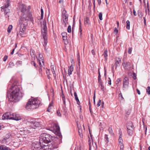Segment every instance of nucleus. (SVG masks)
<instances>
[{
    "instance_id": "32",
    "label": "nucleus",
    "mask_w": 150,
    "mask_h": 150,
    "mask_svg": "<svg viewBox=\"0 0 150 150\" xmlns=\"http://www.w3.org/2000/svg\"><path fill=\"white\" fill-rule=\"evenodd\" d=\"M79 31L80 32L79 37L80 38H81V37H82V29L81 28L80 23V25H79Z\"/></svg>"
},
{
    "instance_id": "1",
    "label": "nucleus",
    "mask_w": 150,
    "mask_h": 150,
    "mask_svg": "<svg viewBox=\"0 0 150 150\" xmlns=\"http://www.w3.org/2000/svg\"><path fill=\"white\" fill-rule=\"evenodd\" d=\"M12 90L11 93H8L7 97L12 101L16 102L19 101L23 97V94L20 91V88L15 85H13L10 88Z\"/></svg>"
},
{
    "instance_id": "57",
    "label": "nucleus",
    "mask_w": 150,
    "mask_h": 150,
    "mask_svg": "<svg viewBox=\"0 0 150 150\" xmlns=\"http://www.w3.org/2000/svg\"><path fill=\"white\" fill-rule=\"evenodd\" d=\"M133 14H134V16H137V14H136V12L135 11V10H134V9L133 10Z\"/></svg>"
},
{
    "instance_id": "23",
    "label": "nucleus",
    "mask_w": 150,
    "mask_h": 150,
    "mask_svg": "<svg viewBox=\"0 0 150 150\" xmlns=\"http://www.w3.org/2000/svg\"><path fill=\"white\" fill-rule=\"evenodd\" d=\"M74 95L75 98V99L77 102V104L79 105L80 104V102L79 101V98L77 97V93L76 92H74Z\"/></svg>"
},
{
    "instance_id": "37",
    "label": "nucleus",
    "mask_w": 150,
    "mask_h": 150,
    "mask_svg": "<svg viewBox=\"0 0 150 150\" xmlns=\"http://www.w3.org/2000/svg\"><path fill=\"white\" fill-rule=\"evenodd\" d=\"M84 23L85 24H88L90 23L89 19L88 18H86L84 20Z\"/></svg>"
},
{
    "instance_id": "59",
    "label": "nucleus",
    "mask_w": 150,
    "mask_h": 150,
    "mask_svg": "<svg viewBox=\"0 0 150 150\" xmlns=\"http://www.w3.org/2000/svg\"><path fill=\"white\" fill-rule=\"evenodd\" d=\"M136 90H137V93L139 95H140V91L138 89H137Z\"/></svg>"
},
{
    "instance_id": "2",
    "label": "nucleus",
    "mask_w": 150,
    "mask_h": 150,
    "mask_svg": "<svg viewBox=\"0 0 150 150\" xmlns=\"http://www.w3.org/2000/svg\"><path fill=\"white\" fill-rule=\"evenodd\" d=\"M40 103V102L39 100L32 98L27 103L25 108L28 110L36 109L39 107Z\"/></svg>"
},
{
    "instance_id": "54",
    "label": "nucleus",
    "mask_w": 150,
    "mask_h": 150,
    "mask_svg": "<svg viewBox=\"0 0 150 150\" xmlns=\"http://www.w3.org/2000/svg\"><path fill=\"white\" fill-rule=\"evenodd\" d=\"M95 98H96L95 95V94L94 93V96H93V101H94V104H95Z\"/></svg>"
},
{
    "instance_id": "46",
    "label": "nucleus",
    "mask_w": 150,
    "mask_h": 150,
    "mask_svg": "<svg viewBox=\"0 0 150 150\" xmlns=\"http://www.w3.org/2000/svg\"><path fill=\"white\" fill-rule=\"evenodd\" d=\"M121 81V79L120 78H118L117 79L116 81V84L118 85V84Z\"/></svg>"
},
{
    "instance_id": "51",
    "label": "nucleus",
    "mask_w": 150,
    "mask_h": 150,
    "mask_svg": "<svg viewBox=\"0 0 150 150\" xmlns=\"http://www.w3.org/2000/svg\"><path fill=\"white\" fill-rule=\"evenodd\" d=\"M114 32L116 34H117V33H118V30L116 28H115V29L114 30Z\"/></svg>"
},
{
    "instance_id": "7",
    "label": "nucleus",
    "mask_w": 150,
    "mask_h": 150,
    "mask_svg": "<svg viewBox=\"0 0 150 150\" xmlns=\"http://www.w3.org/2000/svg\"><path fill=\"white\" fill-rule=\"evenodd\" d=\"M49 128L50 130L55 132V134L59 137H61V134L60 132L59 127L57 125L52 123L50 126H49Z\"/></svg>"
},
{
    "instance_id": "14",
    "label": "nucleus",
    "mask_w": 150,
    "mask_h": 150,
    "mask_svg": "<svg viewBox=\"0 0 150 150\" xmlns=\"http://www.w3.org/2000/svg\"><path fill=\"white\" fill-rule=\"evenodd\" d=\"M12 120L18 121L22 119L21 117L18 114L12 113Z\"/></svg>"
},
{
    "instance_id": "13",
    "label": "nucleus",
    "mask_w": 150,
    "mask_h": 150,
    "mask_svg": "<svg viewBox=\"0 0 150 150\" xmlns=\"http://www.w3.org/2000/svg\"><path fill=\"white\" fill-rule=\"evenodd\" d=\"M40 143L41 148V150L42 149L44 150H50L51 148L50 147L48 144H46L43 143Z\"/></svg>"
},
{
    "instance_id": "15",
    "label": "nucleus",
    "mask_w": 150,
    "mask_h": 150,
    "mask_svg": "<svg viewBox=\"0 0 150 150\" xmlns=\"http://www.w3.org/2000/svg\"><path fill=\"white\" fill-rule=\"evenodd\" d=\"M10 0H7L5 3H4V5L2 6L1 8V11H3L4 8H8L10 5Z\"/></svg>"
},
{
    "instance_id": "48",
    "label": "nucleus",
    "mask_w": 150,
    "mask_h": 150,
    "mask_svg": "<svg viewBox=\"0 0 150 150\" xmlns=\"http://www.w3.org/2000/svg\"><path fill=\"white\" fill-rule=\"evenodd\" d=\"M101 102V100H99L98 102V103L97 105V107L99 106L100 105V103Z\"/></svg>"
},
{
    "instance_id": "5",
    "label": "nucleus",
    "mask_w": 150,
    "mask_h": 150,
    "mask_svg": "<svg viewBox=\"0 0 150 150\" xmlns=\"http://www.w3.org/2000/svg\"><path fill=\"white\" fill-rule=\"evenodd\" d=\"M51 137L49 134L43 133L42 134L39 138L40 143L46 144L50 142Z\"/></svg>"
},
{
    "instance_id": "35",
    "label": "nucleus",
    "mask_w": 150,
    "mask_h": 150,
    "mask_svg": "<svg viewBox=\"0 0 150 150\" xmlns=\"http://www.w3.org/2000/svg\"><path fill=\"white\" fill-rule=\"evenodd\" d=\"M50 70L49 69H48L46 71V74H47V76L48 78L49 79L50 77Z\"/></svg>"
},
{
    "instance_id": "43",
    "label": "nucleus",
    "mask_w": 150,
    "mask_h": 150,
    "mask_svg": "<svg viewBox=\"0 0 150 150\" xmlns=\"http://www.w3.org/2000/svg\"><path fill=\"white\" fill-rule=\"evenodd\" d=\"M41 19H42L43 17V10L42 8H41Z\"/></svg>"
},
{
    "instance_id": "34",
    "label": "nucleus",
    "mask_w": 150,
    "mask_h": 150,
    "mask_svg": "<svg viewBox=\"0 0 150 150\" xmlns=\"http://www.w3.org/2000/svg\"><path fill=\"white\" fill-rule=\"evenodd\" d=\"M138 15L139 17L140 18H142V13L141 11H138Z\"/></svg>"
},
{
    "instance_id": "29",
    "label": "nucleus",
    "mask_w": 150,
    "mask_h": 150,
    "mask_svg": "<svg viewBox=\"0 0 150 150\" xmlns=\"http://www.w3.org/2000/svg\"><path fill=\"white\" fill-rule=\"evenodd\" d=\"M13 28V26L12 25H9L7 28V32L8 33H10Z\"/></svg>"
},
{
    "instance_id": "41",
    "label": "nucleus",
    "mask_w": 150,
    "mask_h": 150,
    "mask_svg": "<svg viewBox=\"0 0 150 150\" xmlns=\"http://www.w3.org/2000/svg\"><path fill=\"white\" fill-rule=\"evenodd\" d=\"M100 86V88H101V89L103 91H104V86L102 85V83H99Z\"/></svg>"
},
{
    "instance_id": "60",
    "label": "nucleus",
    "mask_w": 150,
    "mask_h": 150,
    "mask_svg": "<svg viewBox=\"0 0 150 150\" xmlns=\"http://www.w3.org/2000/svg\"><path fill=\"white\" fill-rule=\"evenodd\" d=\"M143 18H144V25H146V20L145 19V17H144Z\"/></svg>"
},
{
    "instance_id": "3",
    "label": "nucleus",
    "mask_w": 150,
    "mask_h": 150,
    "mask_svg": "<svg viewBox=\"0 0 150 150\" xmlns=\"http://www.w3.org/2000/svg\"><path fill=\"white\" fill-rule=\"evenodd\" d=\"M30 9V6H28V8L27 9L26 8V6L25 5L23 4H21L20 7V9L21 10L22 12V15L21 18H20V23H22L23 22L22 21H26L27 20H28V18H27L28 17V16L29 15V10Z\"/></svg>"
},
{
    "instance_id": "31",
    "label": "nucleus",
    "mask_w": 150,
    "mask_h": 150,
    "mask_svg": "<svg viewBox=\"0 0 150 150\" xmlns=\"http://www.w3.org/2000/svg\"><path fill=\"white\" fill-rule=\"evenodd\" d=\"M126 23L127 24L126 28H127V29L129 30L130 29V22L129 20H127V21Z\"/></svg>"
},
{
    "instance_id": "52",
    "label": "nucleus",
    "mask_w": 150,
    "mask_h": 150,
    "mask_svg": "<svg viewBox=\"0 0 150 150\" xmlns=\"http://www.w3.org/2000/svg\"><path fill=\"white\" fill-rule=\"evenodd\" d=\"M119 143H122V140L121 137L119 138Z\"/></svg>"
},
{
    "instance_id": "62",
    "label": "nucleus",
    "mask_w": 150,
    "mask_h": 150,
    "mask_svg": "<svg viewBox=\"0 0 150 150\" xmlns=\"http://www.w3.org/2000/svg\"><path fill=\"white\" fill-rule=\"evenodd\" d=\"M98 4L99 5H100L101 3V0H98Z\"/></svg>"
},
{
    "instance_id": "17",
    "label": "nucleus",
    "mask_w": 150,
    "mask_h": 150,
    "mask_svg": "<svg viewBox=\"0 0 150 150\" xmlns=\"http://www.w3.org/2000/svg\"><path fill=\"white\" fill-rule=\"evenodd\" d=\"M62 37L64 41V43L67 44L68 42V40L67 38V34L66 32H63L62 33Z\"/></svg>"
},
{
    "instance_id": "61",
    "label": "nucleus",
    "mask_w": 150,
    "mask_h": 150,
    "mask_svg": "<svg viewBox=\"0 0 150 150\" xmlns=\"http://www.w3.org/2000/svg\"><path fill=\"white\" fill-rule=\"evenodd\" d=\"M66 11L64 10L63 12V16L64 14H66Z\"/></svg>"
},
{
    "instance_id": "20",
    "label": "nucleus",
    "mask_w": 150,
    "mask_h": 150,
    "mask_svg": "<svg viewBox=\"0 0 150 150\" xmlns=\"http://www.w3.org/2000/svg\"><path fill=\"white\" fill-rule=\"evenodd\" d=\"M127 129H134L133 125L132 123L131 122H129L127 123Z\"/></svg>"
},
{
    "instance_id": "16",
    "label": "nucleus",
    "mask_w": 150,
    "mask_h": 150,
    "mask_svg": "<svg viewBox=\"0 0 150 150\" xmlns=\"http://www.w3.org/2000/svg\"><path fill=\"white\" fill-rule=\"evenodd\" d=\"M43 57V56L41 54H39L38 57H37V59L39 61V63L40 65H41L42 64L41 62H42L43 64H44V60L43 59H42Z\"/></svg>"
},
{
    "instance_id": "45",
    "label": "nucleus",
    "mask_w": 150,
    "mask_h": 150,
    "mask_svg": "<svg viewBox=\"0 0 150 150\" xmlns=\"http://www.w3.org/2000/svg\"><path fill=\"white\" fill-rule=\"evenodd\" d=\"M9 66L8 67H11L12 66H13L14 65V63L13 62H10L9 63Z\"/></svg>"
},
{
    "instance_id": "38",
    "label": "nucleus",
    "mask_w": 150,
    "mask_h": 150,
    "mask_svg": "<svg viewBox=\"0 0 150 150\" xmlns=\"http://www.w3.org/2000/svg\"><path fill=\"white\" fill-rule=\"evenodd\" d=\"M98 17L99 19L101 21L103 20L102 14L101 13H99Z\"/></svg>"
},
{
    "instance_id": "11",
    "label": "nucleus",
    "mask_w": 150,
    "mask_h": 150,
    "mask_svg": "<svg viewBox=\"0 0 150 150\" xmlns=\"http://www.w3.org/2000/svg\"><path fill=\"white\" fill-rule=\"evenodd\" d=\"M25 30V27L23 25H21L19 31L17 33V36H20L21 37H24Z\"/></svg>"
},
{
    "instance_id": "63",
    "label": "nucleus",
    "mask_w": 150,
    "mask_h": 150,
    "mask_svg": "<svg viewBox=\"0 0 150 150\" xmlns=\"http://www.w3.org/2000/svg\"><path fill=\"white\" fill-rule=\"evenodd\" d=\"M104 71H105L104 75L105 76V75L106 74V69H105V67L104 68Z\"/></svg>"
},
{
    "instance_id": "50",
    "label": "nucleus",
    "mask_w": 150,
    "mask_h": 150,
    "mask_svg": "<svg viewBox=\"0 0 150 150\" xmlns=\"http://www.w3.org/2000/svg\"><path fill=\"white\" fill-rule=\"evenodd\" d=\"M108 79H109V80L108 81V84H110V85H111V79H110V78H108Z\"/></svg>"
},
{
    "instance_id": "12",
    "label": "nucleus",
    "mask_w": 150,
    "mask_h": 150,
    "mask_svg": "<svg viewBox=\"0 0 150 150\" xmlns=\"http://www.w3.org/2000/svg\"><path fill=\"white\" fill-rule=\"evenodd\" d=\"M12 114L10 112H7L4 114L2 116V119L3 120L6 119H11Z\"/></svg>"
},
{
    "instance_id": "27",
    "label": "nucleus",
    "mask_w": 150,
    "mask_h": 150,
    "mask_svg": "<svg viewBox=\"0 0 150 150\" xmlns=\"http://www.w3.org/2000/svg\"><path fill=\"white\" fill-rule=\"evenodd\" d=\"M108 51L107 50H105V51L103 54V55L104 56V57L105 58V59L106 60L107 59V57L108 55Z\"/></svg>"
},
{
    "instance_id": "36",
    "label": "nucleus",
    "mask_w": 150,
    "mask_h": 150,
    "mask_svg": "<svg viewBox=\"0 0 150 150\" xmlns=\"http://www.w3.org/2000/svg\"><path fill=\"white\" fill-rule=\"evenodd\" d=\"M108 131L109 132V133L112 135L113 134V131L112 129V128L111 127H109V128L108 129Z\"/></svg>"
},
{
    "instance_id": "28",
    "label": "nucleus",
    "mask_w": 150,
    "mask_h": 150,
    "mask_svg": "<svg viewBox=\"0 0 150 150\" xmlns=\"http://www.w3.org/2000/svg\"><path fill=\"white\" fill-rule=\"evenodd\" d=\"M63 16L64 21V22H67L68 21V16L67 14H64Z\"/></svg>"
},
{
    "instance_id": "40",
    "label": "nucleus",
    "mask_w": 150,
    "mask_h": 150,
    "mask_svg": "<svg viewBox=\"0 0 150 150\" xmlns=\"http://www.w3.org/2000/svg\"><path fill=\"white\" fill-rule=\"evenodd\" d=\"M57 115L59 116H61V113L60 110L59 109H58L57 112Z\"/></svg>"
},
{
    "instance_id": "42",
    "label": "nucleus",
    "mask_w": 150,
    "mask_h": 150,
    "mask_svg": "<svg viewBox=\"0 0 150 150\" xmlns=\"http://www.w3.org/2000/svg\"><path fill=\"white\" fill-rule=\"evenodd\" d=\"M67 31L68 33H71V28L70 25H69L67 28Z\"/></svg>"
},
{
    "instance_id": "55",
    "label": "nucleus",
    "mask_w": 150,
    "mask_h": 150,
    "mask_svg": "<svg viewBox=\"0 0 150 150\" xmlns=\"http://www.w3.org/2000/svg\"><path fill=\"white\" fill-rule=\"evenodd\" d=\"M119 97H121V99H123V96H122V93H120L119 94Z\"/></svg>"
},
{
    "instance_id": "58",
    "label": "nucleus",
    "mask_w": 150,
    "mask_h": 150,
    "mask_svg": "<svg viewBox=\"0 0 150 150\" xmlns=\"http://www.w3.org/2000/svg\"><path fill=\"white\" fill-rule=\"evenodd\" d=\"M31 64L33 65L35 67V62L34 61H32L31 62Z\"/></svg>"
},
{
    "instance_id": "19",
    "label": "nucleus",
    "mask_w": 150,
    "mask_h": 150,
    "mask_svg": "<svg viewBox=\"0 0 150 150\" xmlns=\"http://www.w3.org/2000/svg\"><path fill=\"white\" fill-rule=\"evenodd\" d=\"M74 67L72 64L69 67L68 69V74L69 75H71L72 74V72L73 71Z\"/></svg>"
},
{
    "instance_id": "18",
    "label": "nucleus",
    "mask_w": 150,
    "mask_h": 150,
    "mask_svg": "<svg viewBox=\"0 0 150 150\" xmlns=\"http://www.w3.org/2000/svg\"><path fill=\"white\" fill-rule=\"evenodd\" d=\"M121 58H120L116 57L115 58V64L116 66V68L117 67L120 65V64L121 62Z\"/></svg>"
},
{
    "instance_id": "30",
    "label": "nucleus",
    "mask_w": 150,
    "mask_h": 150,
    "mask_svg": "<svg viewBox=\"0 0 150 150\" xmlns=\"http://www.w3.org/2000/svg\"><path fill=\"white\" fill-rule=\"evenodd\" d=\"M104 140L105 141V142L107 143H108L109 142V138L108 137V135L105 134V135L104 136Z\"/></svg>"
},
{
    "instance_id": "6",
    "label": "nucleus",
    "mask_w": 150,
    "mask_h": 150,
    "mask_svg": "<svg viewBox=\"0 0 150 150\" xmlns=\"http://www.w3.org/2000/svg\"><path fill=\"white\" fill-rule=\"evenodd\" d=\"M40 125L39 123L35 121H31L29 125L27 127L28 129L26 131L28 133H31L34 131L33 129L38 127Z\"/></svg>"
},
{
    "instance_id": "4",
    "label": "nucleus",
    "mask_w": 150,
    "mask_h": 150,
    "mask_svg": "<svg viewBox=\"0 0 150 150\" xmlns=\"http://www.w3.org/2000/svg\"><path fill=\"white\" fill-rule=\"evenodd\" d=\"M42 36L44 39V43L43 45L44 47V49L45 51H47L45 46L47 44V31L46 26V22L45 20H44L43 23L42 25Z\"/></svg>"
},
{
    "instance_id": "39",
    "label": "nucleus",
    "mask_w": 150,
    "mask_h": 150,
    "mask_svg": "<svg viewBox=\"0 0 150 150\" xmlns=\"http://www.w3.org/2000/svg\"><path fill=\"white\" fill-rule=\"evenodd\" d=\"M146 91L147 93L149 95L150 94V87L148 86L146 89Z\"/></svg>"
},
{
    "instance_id": "10",
    "label": "nucleus",
    "mask_w": 150,
    "mask_h": 150,
    "mask_svg": "<svg viewBox=\"0 0 150 150\" xmlns=\"http://www.w3.org/2000/svg\"><path fill=\"white\" fill-rule=\"evenodd\" d=\"M12 137L11 134H6L4 137L2 139L1 142L2 143H6V142L11 141Z\"/></svg>"
},
{
    "instance_id": "24",
    "label": "nucleus",
    "mask_w": 150,
    "mask_h": 150,
    "mask_svg": "<svg viewBox=\"0 0 150 150\" xmlns=\"http://www.w3.org/2000/svg\"><path fill=\"white\" fill-rule=\"evenodd\" d=\"M127 133L129 135H132L133 133V130L134 129H127Z\"/></svg>"
},
{
    "instance_id": "56",
    "label": "nucleus",
    "mask_w": 150,
    "mask_h": 150,
    "mask_svg": "<svg viewBox=\"0 0 150 150\" xmlns=\"http://www.w3.org/2000/svg\"><path fill=\"white\" fill-rule=\"evenodd\" d=\"M91 52L93 55H94L95 54V52L94 50H93L91 51Z\"/></svg>"
},
{
    "instance_id": "49",
    "label": "nucleus",
    "mask_w": 150,
    "mask_h": 150,
    "mask_svg": "<svg viewBox=\"0 0 150 150\" xmlns=\"http://www.w3.org/2000/svg\"><path fill=\"white\" fill-rule=\"evenodd\" d=\"M7 58H8V56L6 55L5 56H4L3 59V61H4V62L6 61V60L7 59Z\"/></svg>"
},
{
    "instance_id": "22",
    "label": "nucleus",
    "mask_w": 150,
    "mask_h": 150,
    "mask_svg": "<svg viewBox=\"0 0 150 150\" xmlns=\"http://www.w3.org/2000/svg\"><path fill=\"white\" fill-rule=\"evenodd\" d=\"M30 55L32 57L34 58V59L35 57V51L31 49L30 50Z\"/></svg>"
},
{
    "instance_id": "64",
    "label": "nucleus",
    "mask_w": 150,
    "mask_h": 150,
    "mask_svg": "<svg viewBox=\"0 0 150 150\" xmlns=\"http://www.w3.org/2000/svg\"><path fill=\"white\" fill-rule=\"evenodd\" d=\"M133 78L134 79H136V76L135 75V74L134 73H133Z\"/></svg>"
},
{
    "instance_id": "21",
    "label": "nucleus",
    "mask_w": 150,
    "mask_h": 150,
    "mask_svg": "<svg viewBox=\"0 0 150 150\" xmlns=\"http://www.w3.org/2000/svg\"><path fill=\"white\" fill-rule=\"evenodd\" d=\"M0 150H11V149L4 145H1L0 146Z\"/></svg>"
},
{
    "instance_id": "9",
    "label": "nucleus",
    "mask_w": 150,
    "mask_h": 150,
    "mask_svg": "<svg viewBox=\"0 0 150 150\" xmlns=\"http://www.w3.org/2000/svg\"><path fill=\"white\" fill-rule=\"evenodd\" d=\"M129 79L127 77H125L123 80V86L122 87L123 90L126 91L127 90L129 87Z\"/></svg>"
},
{
    "instance_id": "8",
    "label": "nucleus",
    "mask_w": 150,
    "mask_h": 150,
    "mask_svg": "<svg viewBox=\"0 0 150 150\" xmlns=\"http://www.w3.org/2000/svg\"><path fill=\"white\" fill-rule=\"evenodd\" d=\"M122 65L125 69L128 71L131 70L133 69V65L129 62H123Z\"/></svg>"
},
{
    "instance_id": "47",
    "label": "nucleus",
    "mask_w": 150,
    "mask_h": 150,
    "mask_svg": "<svg viewBox=\"0 0 150 150\" xmlns=\"http://www.w3.org/2000/svg\"><path fill=\"white\" fill-rule=\"evenodd\" d=\"M132 47H129L128 49V52L129 54H131L132 53Z\"/></svg>"
},
{
    "instance_id": "26",
    "label": "nucleus",
    "mask_w": 150,
    "mask_h": 150,
    "mask_svg": "<svg viewBox=\"0 0 150 150\" xmlns=\"http://www.w3.org/2000/svg\"><path fill=\"white\" fill-rule=\"evenodd\" d=\"M51 70L53 74V76L54 77H56V74L55 73V71L54 69V65H52L51 66Z\"/></svg>"
},
{
    "instance_id": "33",
    "label": "nucleus",
    "mask_w": 150,
    "mask_h": 150,
    "mask_svg": "<svg viewBox=\"0 0 150 150\" xmlns=\"http://www.w3.org/2000/svg\"><path fill=\"white\" fill-rule=\"evenodd\" d=\"M4 10L3 11H4V13H5L6 14H7L9 12L10 10L9 9H8V8H4V10Z\"/></svg>"
},
{
    "instance_id": "25",
    "label": "nucleus",
    "mask_w": 150,
    "mask_h": 150,
    "mask_svg": "<svg viewBox=\"0 0 150 150\" xmlns=\"http://www.w3.org/2000/svg\"><path fill=\"white\" fill-rule=\"evenodd\" d=\"M53 107V103H50L49 105V107L48 108L47 111L49 112L51 111V110L52 109Z\"/></svg>"
},
{
    "instance_id": "44",
    "label": "nucleus",
    "mask_w": 150,
    "mask_h": 150,
    "mask_svg": "<svg viewBox=\"0 0 150 150\" xmlns=\"http://www.w3.org/2000/svg\"><path fill=\"white\" fill-rule=\"evenodd\" d=\"M22 64V62L21 61H17V62L16 63V64L17 65H21Z\"/></svg>"
},
{
    "instance_id": "53",
    "label": "nucleus",
    "mask_w": 150,
    "mask_h": 150,
    "mask_svg": "<svg viewBox=\"0 0 150 150\" xmlns=\"http://www.w3.org/2000/svg\"><path fill=\"white\" fill-rule=\"evenodd\" d=\"M98 82L99 83H101L102 82V80L101 79V78H98Z\"/></svg>"
}]
</instances>
